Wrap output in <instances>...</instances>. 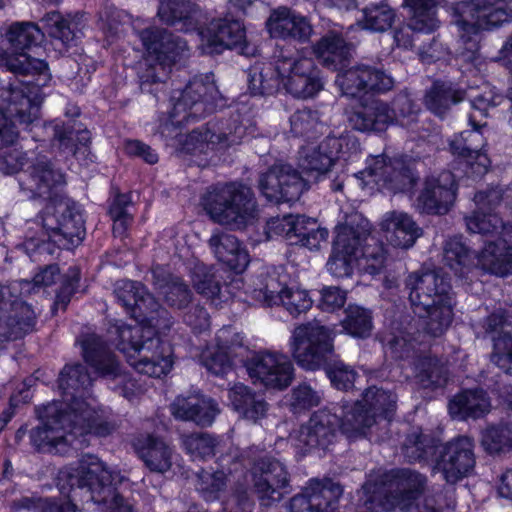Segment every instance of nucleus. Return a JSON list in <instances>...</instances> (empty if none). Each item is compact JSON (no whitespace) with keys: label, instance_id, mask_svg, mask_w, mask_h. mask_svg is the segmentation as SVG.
Here are the masks:
<instances>
[{"label":"nucleus","instance_id":"nucleus-58","mask_svg":"<svg viewBox=\"0 0 512 512\" xmlns=\"http://www.w3.org/2000/svg\"><path fill=\"white\" fill-rule=\"evenodd\" d=\"M389 105L394 114L392 125L410 127L417 121L419 108L406 91L395 95Z\"/></svg>","mask_w":512,"mask_h":512},{"label":"nucleus","instance_id":"nucleus-10","mask_svg":"<svg viewBox=\"0 0 512 512\" xmlns=\"http://www.w3.org/2000/svg\"><path fill=\"white\" fill-rule=\"evenodd\" d=\"M109 333L116 336L117 349L138 373L160 378L172 369L171 349L161 341L154 329L121 322L116 323Z\"/></svg>","mask_w":512,"mask_h":512},{"label":"nucleus","instance_id":"nucleus-29","mask_svg":"<svg viewBox=\"0 0 512 512\" xmlns=\"http://www.w3.org/2000/svg\"><path fill=\"white\" fill-rule=\"evenodd\" d=\"M146 52L155 58L162 70L185 55L187 42L177 35L158 27L145 28L138 32Z\"/></svg>","mask_w":512,"mask_h":512},{"label":"nucleus","instance_id":"nucleus-50","mask_svg":"<svg viewBox=\"0 0 512 512\" xmlns=\"http://www.w3.org/2000/svg\"><path fill=\"white\" fill-rule=\"evenodd\" d=\"M437 439L422 428L413 427L407 434L402 452L409 462L427 461L435 454Z\"/></svg>","mask_w":512,"mask_h":512},{"label":"nucleus","instance_id":"nucleus-5","mask_svg":"<svg viewBox=\"0 0 512 512\" xmlns=\"http://www.w3.org/2000/svg\"><path fill=\"white\" fill-rule=\"evenodd\" d=\"M282 84L288 93L298 98L316 95L323 84L318 77L313 59L279 48L274 53V64L257 61L248 71V87L252 95L272 94Z\"/></svg>","mask_w":512,"mask_h":512},{"label":"nucleus","instance_id":"nucleus-25","mask_svg":"<svg viewBox=\"0 0 512 512\" xmlns=\"http://www.w3.org/2000/svg\"><path fill=\"white\" fill-rule=\"evenodd\" d=\"M259 189L269 202H292L308 189L307 182L290 164L276 163L259 178Z\"/></svg>","mask_w":512,"mask_h":512},{"label":"nucleus","instance_id":"nucleus-22","mask_svg":"<svg viewBox=\"0 0 512 512\" xmlns=\"http://www.w3.org/2000/svg\"><path fill=\"white\" fill-rule=\"evenodd\" d=\"M503 198L502 190L490 188L486 191H479L474 196L477 210L465 217L467 229L472 233L483 236L503 238V241L512 242V236L506 232L512 229L511 225L505 224L503 220L492 211L500 204Z\"/></svg>","mask_w":512,"mask_h":512},{"label":"nucleus","instance_id":"nucleus-16","mask_svg":"<svg viewBox=\"0 0 512 512\" xmlns=\"http://www.w3.org/2000/svg\"><path fill=\"white\" fill-rule=\"evenodd\" d=\"M343 414V429L349 436H358L378 422V419L390 421L396 410V396L390 391L370 387L362 400L354 404L343 403L338 407Z\"/></svg>","mask_w":512,"mask_h":512},{"label":"nucleus","instance_id":"nucleus-31","mask_svg":"<svg viewBox=\"0 0 512 512\" xmlns=\"http://www.w3.org/2000/svg\"><path fill=\"white\" fill-rule=\"evenodd\" d=\"M266 26L271 37L283 40L306 42L313 32L312 25L305 16L284 6L271 12Z\"/></svg>","mask_w":512,"mask_h":512},{"label":"nucleus","instance_id":"nucleus-2","mask_svg":"<svg viewBox=\"0 0 512 512\" xmlns=\"http://www.w3.org/2000/svg\"><path fill=\"white\" fill-rule=\"evenodd\" d=\"M3 159L7 164L6 173L22 170L18 177L19 186L29 193V197L50 200L38 217L41 223L39 235L31 232L39 223L28 222L24 241L26 251L52 255L55 248L69 250L78 246L85 237L84 219L78 206L70 200L53 199L66 183L64 174L44 155L28 161L26 153L14 150Z\"/></svg>","mask_w":512,"mask_h":512},{"label":"nucleus","instance_id":"nucleus-61","mask_svg":"<svg viewBox=\"0 0 512 512\" xmlns=\"http://www.w3.org/2000/svg\"><path fill=\"white\" fill-rule=\"evenodd\" d=\"M482 445L489 453H498L512 447V424L491 426L482 433Z\"/></svg>","mask_w":512,"mask_h":512},{"label":"nucleus","instance_id":"nucleus-7","mask_svg":"<svg viewBox=\"0 0 512 512\" xmlns=\"http://www.w3.org/2000/svg\"><path fill=\"white\" fill-rule=\"evenodd\" d=\"M449 12L458 28L460 56L473 62L478 58L480 33L512 21V0H461L452 3Z\"/></svg>","mask_w":512,"mask_h":512},{"label":"nucleus","instance_id":"nucleus-17","mask_svg":"<svg viewBox=\"0 0 512 512\" xmlns=\"http://www.w3.org/2000/svg\"><path fill=\"white\" fill-rule=\"evenodd\" d=\"M356 176L364 186L374 184L394 193L411 192L419 178L411 162L386 155L370 157L365 169Z\"/></svg>","mask_w":512,"mask_h":512},{"label":"nucleus","instance_id":"nucleus-11","mask_svg":"<svg viewBox=\"0 0 512 512\" xmlns=\"http://www.w3.org/2000/svg\"><path fill=\"white\" fill-rule=\"evenodd\" d=\"M389 491L383 485L366 482L362 486L360 501L369 512H384L393 509L409 511L417 507L425 494L428 479L416 470L403 468L393 470Z\"/></svg>","mask_w":512,"mask_h":512},{"label":"nucleus","instance_id":"nucleus-48","mask_svg":"<svg viewBox=\"0 0 512 512\" xmlns=\"http://www.w3.org/2000/svg\"><path fill=\"white\" fill-rule=\"evenodd\" d=\"M414 373L417 383L424 389L442 388L449 379L446 363L432 356H418L414 362Z\"/></svg>","mask_w":512,"mask_h":512},{"label":"nucleus","instance_id":"nucleus-6","mask_svg":"<svg viewBox=\"0 0 512 512\" xmlns=\"http://www.w3.org/2000/svg\"><path fill=\"white\" fill-rule=\"evenodd\" d=\"M0 68L21 76H37L35 80L15 79L9 83L4 101L7 113L20 125L29 127L38 119L41 88L50 80L46 61L26 53L13 55L0 49Z\"/></svg>","mask_w":512,"mask_h":512},{"label":"nucleus","instance_id":"nucleus-14","mask_svg":"<svg viewBox=\"0 0 512 512\" xmlns=\"http://www.w3.org/2000/svg\"><path fill=\"white\" fill-rule=\"evenodd\" d=\"M334 326L314 320L295 327L289 346L295 362L306 370L315 371L324 366L334 353Z\"/></svg>","mask_w":512,"mask_h":512},{"label":"nucleus","instance_id":"nucleus-40","mask_svg":"<svg viewBox=\"0 0 512 512\" xmlns=\"http://www.w3.org/2000/svg\"><path fill=\"white\" fill-rule=\"evenodd\" d=\"M81 346L85 361L98 374L112 378L121 375L118 361L99 336L95 334L86 335L81 341Z\"/></svg>","mask_w":512,"mask_h":512},{"label":"nucleus","instance_id":"nucleus-13","mask_svg":"<svg viewBox=\"0 0 512 512\" xmlns=\"http://www.w3.org/2000/svg\"><path fill=\"white\" fill-rule=\"evenodd\" d=\"M202 205L214 222L236 228L254 218L256 212L252 190L235 183L211 187L202 197Z\"/></svg>","mask_w":512,"mask_h":512},{"label":"nucleus","instance_id":"nucleus-12","mask_svg":"<svg viewBox=\"0 0 512 512\" xmlns=\"http://www.w3.org/2000/svg\"><path fill=\"white\" fill-rule=\"evenodd\" d=\"M443 261L460 279H466L475 267L497 276L512 273V241L504 242L497 238L485 244L483 250L475 255L458 237L445 242Z\"/></svg>","mask_w":512,"mask_h":512},{"label":"nucleus","instance_id":"nucleus-56","mask_svg":"<svg viewBox=\"0 0 512 512\" xmlns=\"http://www.w3.org/2000/svg\"><path fill=\"white\" fill-rule=\"evenodd\" d=\"M194 289L203 297L214 301L220 294V284L212 267L196 263L191 271Z\"/></svg>","mask_w":512,"mask_h":512},{"label":"nucleus","instance_id":"nucleus-55","mask_svg":"<svg viewBox=\"0 0 512 512\" xmlns=\"http://www.w3.org/2000/svg\"><path fill=\"white\" fill-rule=\"evenodd\" d=\"M343 329L351 336L367 338L371 335L373 321L371 311L358 305H349L345 309V318L341 321Z\"/></svg>","mask_w":512,"mask_h":512},{"label":"nucleus","instance_id":"nucleus-44","mask_svg":"<svg viewBox=\"0 0 512 512\" xmlns=\"http://www.w3.org/2000/svg\"><path fill=\"white\" fill-rule=\"evenodd\" d=\"M153 286L164 297L167 305L182 309L191 301V291L183 280L170 274L164 267L152 268Z\"/></svg>","mask_w":512,"mask_h":512},{"label":"nucleus","instance_id":"nucleus-53","mask_svg":"<svg viewBox=\"0 0 512 512\" xmlns=\"http://www.w3.org/2000/svg\"><path fill=\"white\" fill-rule=\"evenodd\" d=\"M182 445L193 458L205 459L224 451L227 442L209 433H192L183 437Z\"/></svg>","mask_w":512,"mask_h":512},{"label":"nucleus","instance_id":"nucleus-47","mask_svg":"<svg viewBox=\"0 0 512 512\" xmlns=\"http://www.w3.org/2000/svg\"><path fill=\"white\" fill-rule=\"evenodd\" d=\"M466 92L450 82L435 81L426 91L424 104L434 115L444 117L457 103L466 99Z\"/></svg>","mask_w":512,"mask_h":512},{"label":"nucleus","instance_id":"nucleus-38","mask_svg":"<svg viewBox=\"0 0 512 512\" xmlns=\"http://www.w3.org/2000/svg\"><path fill=\"white\" fill-rule=\"evenodd\" d=\"M386 239L394 247L408 249L422 235V229L412 216L403 211L385 213L381 222Z\"/></svg>","mask_w":512,"mask_h":512},{"label":"nucleus","instance_id":"nucleus-60","mask_svg":"<svg viewBox=\"0 0 512 512\" xmlns=\"http://www.w3.org/2000/svg\"><path fill=\"white\" fill-rule=\"evenodd\" d=\"M395 19L392 8L386 4L372 5L363 10V27L373 32H383L389 29Z\"/></svg>","mask_w":512,"mask_h":512},{"label":"nucleus","instance_id":"nucleus-28","mask_svg":"<svg viewBox=\"0 0 512 512\" xmlns=\"http://www.w3.org/2000/svg\"><path fill=\"white\" fill-rule=\"evenodd\" d=\"M343 493L340 484L331 479L309 480L300 494L290 500V512H332Z\"/></svg>","mask_w":512,"mask_h":512},{"label":"nucleus","instance_id":"nucleus-49","mask_svg":"<svg viewBox=\"0 0 512 512\" xmlns=\"http://www.w3.org/2000/svg\"><path fill=\"white\" fill-rule=\"evenodd\" d=\"M290 244L301 245L310 250L318 249L321 242L328 238V230L321 228L317 222L304 215H296L293 219Z\"/></svg>","mask_w":512,"mask_h":512},{"label":"nucleus","instance_id":"nucleus-42","mask_svg":"<svg viewBox=\"0 0 512 512\" xmlns=\"http://www.w3.org/2000/svg\"><path fill=\"white\" fill-rule=\"evenodd\" d=\"M209 246L216 258L236 273L243 272L249 264L247 250L234 235L215 232L209 239Z\"/></svg>","mask_w":512,"mask_h":512},{"label":"nucleus","instance_id":"nucleus-30","mask_svg":"<svg viewBox=\"0 0 512 512\" xmlns=\"http://www.w3.org/2000/svg\"><path fill=\"white\" fill-rule=\"evenodd\" d=\"M360 239L353 228L342 226L337 229L332 254L326 264L328 272L337 278L352 275L353 266L357 263V252Z\"/></svg>","mask_w":512,"mask_h":512},{"label":"nucleus","instance_id":"nucleus-18","mask_svg":"<svg viewBox=\"0 0 512 512\" xmlns=\"http://www.w3.org/2000/svg\"><path fill=\"white\" fill-rule=\"evenodd\" d=\"M337 404L332 410L324 408L314 412L309 420L291 435L293 446L302 454L311 452L314 449L326 450L337 438L340 430L350 437L343 429V414Z\"/></svg>","mask_w":512,"mask_h":512},{"label":"nucleus","instance_id":"nucleus-59","mask_svg":"<svg viewBox=\"0 0 512 512\" xmlns=\"http://www.w3.org/2000/svg\"><path fill=\"white\" fill-rule=\"evenodd\" d=\"M370 240L372 243H366L361 256L357 255V265L365 273L376 275L384 268L386 253L382 243L374 238Z\"/></svg>","mask_w":512,"mask_h":512},{"label":"nucleus","instance_id":"nucleus-39","mask_svg":"<svg viewBox=\"0 0 512 512\" xmlns=\"http://www.w3.org/2000/svg\"><path fill=\"white\" fill-rule=\"evenodd\" d=\"M237 458V455H222L219 458L221 470H202L198 474L196 489L206 501H215L224 493L230 482L229 476L239 464Z\"/></svg>","mask_w":512,"mask_h":512},{"label":"nucleus","instance_id":"nucleus-62","mask_svg":"<svg viewBox=\"0 0 512 512\" xmlns=\"http://www.w3.org/2000/svg\"><path fill=\"white\" fill-rule=\"evenodd\" d=\"M215 341V346L232 359L238 356L240 350L247 349L244 336L231 326H224L218 330Z\"/></svg>","mask_w":512,"mask_h":512},{"label":"nucleus","instance_id":"nucleus-21","mask_svg":"<svg viewBox=\"0 0 512 512\" xmlns=\"http://www.w3.org/2000/svg\"><path fill=\"white\" fill-rule=\"evenodd\" d=\"M113 293L127 314L140 323L156 326L158 317H164L167 314L141 282L119 280L114 285Z\"/></svg>","mask_w":512,"mask_h":512},{"label":"nucleus","instance_id":"nucleus-45","mask_svg":"<svg viewBox=\"0 0 512 512\" xmlns=\"http://www.w3.org/2000/svg\"><path fill=\"white\" fill-rule=\"evenodd\" d=\"M352 45L335 31H329L314 45L313 52L322 64L337 70L344 66L351 56Z\"/></svg>","mask_w":512,"mask_h":512},{"label":"nucleus","instance_id":"nucleus-64","mask_svg":"<svg viewBox=\"0 0 512 512\" xmlns=\"http://www.w3.org/2000/svg\"><path fill=\"white\" fill-rule=\"evenodd\" d=\"M491 361L505 373L512 375V337L494 340Z\"/></svg>","mask_w":512,"mask_h":512},{"label":"nucleus","instance_id":"nucleus-57","mask_svg":"<svg viewBox=\"0 0 512 512\" xmlns=\"http://www.w3.org/2000/svg\"><path fill=\"white\" fill-rule=\"evenodd\" d=\"M319 114L309 108L298 109L290 116V132L296 137L313 138L320 132Z\"/></svg>","mask_w":512,"mask_h":512},{"label":"nucleus","instance_id":"nucleus-9","mask_svg":"<svg viewBox=\"0 0 512 512\" xmlns=\"http://www.w3.org/2000/svg\"><path fill=\"white\" fill-rule=\"evenodd\" d=\"M59 275L57 265H48L35 274L32 281L15 280L0 284V340H16L34 329L36 314L21 297L36 288L51 286Z\"/></svg>","mask_w":512,"mask_h":512},{"label":"nucleus","instance_id":"nucleus-23","mask_svg":"<svg viewBox=\"0 0 512 512\" xmlns=\"http://www.w3.org/2000/svg\"><path fill=\"white\" fill-rule=\"evenodd\" d=\"M475 444L468 436H457L445 443L436 459L434 469L449 484H456L474 471Z\"/></svg>","mask_w":512,"mask_h":512},{"label":"nucleus","instance_id":"nucleus-15","mask_svg":"<svg viewBox=\"0 0 512 512\" xmlns=\"http://www.w3.org/2000/svg\"><path fill=\"white\" fill-rule=\"evenodd\" d=\"M243 459L252 465L253 490L262 505L270 506L290 493V475L281 461L258 446L249 447Z\"/></svg>","mask_w":512,"mask_h":512},{"label":"nucleus","instance_id":"nucleus-19","mask_svg":"<svg viewBox=\"0 0 512 512\" xmlns=\"http://www.w3.org/2000/svg\"><path fill=\"white\" fill-rule=\"evenodd\" d=\"M475 118V114L469 116L472 129L455 134L448 141L450 153L468 178L484 175L490 164L488 156L483 152L486 139L481 131L482 126L476 124Z\"/></svg>","mask_w":512,"mask_h":512},{"label":"nucleus","instance_id":"nucleus-8","mask_svg":"<svg viewBox=\"0 0 512 512\" xmlns=\"http://www.w3.org/2000/svg\"><path fill=\"white\" fill-rule=\"evenodd\" d=\"M405 285L414 312L425 317V332L431 337L441 336L454 315L450 282L437 271H421L409 274Z\"/></svg>","mask_w":512,"mask_h":512},{"label":"nucleus","instance_id":"nucleus-32","mask_svg":"<svg viewBox=\"0 0 512 512\" xmlns=\"http://www.w3.org/2000/svg\"><path fill=\"white\" fill-rule=\"evenodd\" d=\"M172 415L180 420L192 421L199 426H210L220 413L218 403L202 394L178 396L170 406Z\"/></svg>","mask_w":512,"mask_h":512},{"label":"nucleus","instance_id":"nucleus-27","mask_svg":"<svg viewBox=\"0 0 512 512\" xmlns=\"http://www.w3.org/2000/svg\"><path fill=\"white\" fill-rule=\"evenodd\" d=\"M344 95L356 97L362 93H386L394 86V79L385 71L369 65H356L337 76Z\"/></svg>","mask_w":512,"mask_h":512},{"label":"nucleus","instance_id":"nucleus-37","mask_svg":"<svg viewBox=\"0 0 512 512\" xmlns=\"http://www.w3.org/2000/svg\"><path fill=\"white\" fill-rule=\"evenodd\" d=\"M228 400L240 418L254 424L266 418L270 408L263 395L242 383H236L228 390Z\"/></svg>","mask_w":512,"mask_h":512},{"label":"nucleus","instance_id":"nucleus-63","mask_svg":"<svg viewBox=\"0 0 512 512\" xmlns=\"http://www.w3.org/2000/svg\"><path fill=\"white\" fill-rule=\"evenodd\" d=\"M485 332L495 339L512 337V318L503 310L489 315L484 322Z\"/></svg>","mask_w":512,"mask_h":512},{"label":"nucleus","instance_id":"nucleus-35","mask_svg":"<svg viewBox=\"0 0 512 512\" xmlns=\"http://www.w3.org/2000/svg\"><path fill=\"white\" fill-rule=\"evenodd\" d=\"M157 15L167 25H171L184 32L197 33L204 20L203 11L198 5L187 0H162Z\"/></svg>","mask_w":512,"mask_h":512},{"label":"nucleus","instance_id":"nucleus-41","mask_svg":"<svg viewBox=\"0 0 512 512\" xmlns=\"http://www.w3.org/2000/svg\"><path fill=\"white\" fill-rule=\"evenodd\" d=\"M341 140L336 137H326L318 146L303 148L300 156V166L308 173L317 176L326 174L337 159Z\"/></svg>","mask_w":512,"mask_h":512},{"label":"nucleus","instance_id":"nucleus-3","mask_svg":"<svg viewBox=\"0 0 512 512\" xmlns=\"http://www.w3.org/2000/svg\"><path fill=\"white\" fill-rule=\"evenodd\" d=\"M218 88L212 75L193 78L181 91H174L172 108L160 117L158 133L179 155H200L238 145L245 138L246 128L233 120H212L202 129L182 134L181 127L202 118L215 108Z\"/></svg>","mask_w":512,"mask_h":512},{"label":"nucleus","instance_id":"nucleus-24","mask_svg":"<svg viewBox=\"0 0 512 512\" xmlns=\"http://www.w3.org/2000/svg\"><path fill=\"white\" fill-rule=\"evenodd\" d=\"M254 384L267 389L283 390L293 379V365L282 353L269 350L259 351L245 364Z\"/></svg>","mask_w":512,"mask_h":512},{"label":"nucleus","instance_id":"nucleus-43","mask_svg":"<svg viewBox=\"0 0 512 512\" xmlns=\"http://www.w3.org/2000/svg\"><path fill=\"white\" fill-rule=\"evenodd\" d=\"M42 32L68 48L76 44L83 35V26L77 16L64 17L58 11L46 13L40 20Z\"/></svg>","mask_w":512,"mask_h":512},{"label":"nucleus","instance_id":"nucleus-20","mask_svg":"<svg viewBox=\"0 0 512 512\" xmlns=\"http://www.w3.org/2000/svg\"><path fill=\"white\" fill-rule=\"evenodd\" d=\"M201 49L206 54H219L225 49H238L243 55L253 54L254 48L246 41L243 24L228 16L213 19L198 32Z\"/></svg>","mask_w":512,"mask_h":512},{"label":"nucleus","instance_id":"nucleus-26","mask_svg":"<svg viewBox=\"0 0 512 512\" xmlns=\"http://www.w3.org/2000/svg\"><path fill=\"white\" fill-rule=\"evenodd\" d=\"M456 190L455 175L450 171L427 177L416 198V209L425 214H446L455 201Z\"/></svg>","mask_w":512,"mask_h":512},{"label":"nucleus","instance_id":"nucleus-46","mask_svg":"<svg viewBox=\"0 0 512 512\" xmlns=\"http://www.w3.org/2000/svg\"><path fill=\"white\" fill-rule=\"evenodd\" d=\"M489 409L490 401L483 389L464 390L455 395L448 405L449 414L458 420L478 419Z\"/></svg>","mask_w":512,"mask_h":512},{"label":"nucleus","instance_id":"nucleus-36","mask_svg":"<svg viewBox=\"0 0 512 512\" xmlns=\"http://www.w3.org/2000/svg\"><path fill=\"white\" fill-rule=\"evenodd\" d=\"M137 456L155 473H165L172 467L173 449L160 437L140 434L132 442Z\"/></svg>","mask_w":512,"mask_h":512},{"label":"nucleus","instance_id":"nucleus-52","mask_svg":"<svg viewBox=\"0 0 512 512\" xmlns=\"http://www.w3.org/2000/svg\"><path fill=\"white\" fill-rule=\"evenodd\" d=\"M48 128H52L54 140L64 152L76 155L81 148H86L90 142V132L86 129L76 130L70 123L52 122Z\"/></svg>","mask_w":512,"mask_h":512},{"label":"nucleus","instance_id":"nucleus-54","mask_svg":"<svg viewBox=\"0 0 512 512\" xmlns=\"http://www.w3.org/2000/svg\"><path fill=\"white\" fill-rule=\"evenodd\" d=\"M44 32L34 22H14L6 31V39L15 50H25L36 45Z\"/></svg>","mask_w":512,"mask_h":512},{"label":"nucleus","instance_id":"nucleus-34","mask_svg":"<svg viewBox=\"0 0 512 512\" xmlns=\"http://www.w3.org/2000/svg\"><path fill=\"white\" fill-rule=\"evenodd\" d=\"M259 292L269 306L281 304L292 316H298L312 306V300L307 291L283 287L274 275L267 277Z\"/></svg>","mask_w":512,"mask_h":512},{"label":"nucleus","instance_id":"nucleus-1","mask_svg":"<svg viewBox=\"0 0 512 512\" xmlns=\"http://www.w3.org/2000/svg\"><path fill=\"white\" fill-rule=\"evenodd\" d=\"M91 385L92 378L84 365L76 363L62 369L58 386L63 400L37 410L42 424L30 432L36 447L48 446L67 453L69 447L87 445V436L107 437L117 429L111 411L86 396Z\"/></svg>","mask_w":512,"mask_h":512},{"label":"nucleus","instance_id":"nucleus-33","mask_svg":"<svg viewBox=\"0 0 512 512\" xmlns=\"http://www.w3.org/2000/svg\"><path fill=\"white\" fill-rule=\"evenodd\" d=\"M389 103L373 99L355 107L348 115L350 126L360 132H384L392 126Z\"/></svg>","mask_w":512,"mask_h":512},{"label":"nucleus","instance_id":"nucleus-4","mask_svg":"<svg viewBox=\"0 0 512 512\" xmlns=\"http://www.w3.org/2000/svg\"><path fill=\"white\" fill-rule=\"evenodd\" d=\"M58 479L61 489L65 485L70 487L69 501L40 499L42 512H77L74 501L78 497L83 502L96 504L101 512H135L133 505L116 492V485L122 482L120 474L108 470L95 455H84L62 468Z\"/></svg>","mask_w":512,"mask_h":512},{"label":"nucleus","instance_id":"nucleus-51","mask_svg":"<svg viewBox=\"0 0 512 512\" xmlns=\"http://www.w3.org/2000/svg\"><path fill=\"white\" fill-rule=\"evenodd\" d=\"M443 0H404L411 12V27L423 32H434L439 27L436 8Z\"/></svg>","mask_w":512,"mask_h":512}]
</instances>
